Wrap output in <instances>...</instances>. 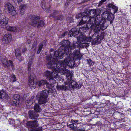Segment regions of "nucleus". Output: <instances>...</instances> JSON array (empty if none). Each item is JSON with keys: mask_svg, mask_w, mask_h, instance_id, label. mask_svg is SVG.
<instances>
[{"mask_svg": "<svg viewBox=\"0 0 131 131\" xmlns=\"http://www.w3.org/2000/svg\"><path fill=\"white\" fill-rule=\"evenodd\" d=\"M76 43L73 42L70 43L68 40H64L61 42L62 45L57 51L54 52L53 57L57 59L58 58L61 59L64 56L68 55V54L71 53V50L75 48L76 47L79 48H81L79 45V42Z\"/></svg>", "mask_w": 131, "mask_h": 131, "instance_id": "nucleus-1", "label": "nucleus"}, {"mask_svg": "<svg viewBox=\"0 0 131 131\" xmlns=\"http://www.w3.org/2000/svg\"><path fill=\"white\" fill-rule=\"evenodd\" d=\"M52 57V55L51 54L50 56H47L46 57L47 62L48 63L47 64V67L49 68H51L53 71V72H51L48 71H46L43 73L44 76L46 77L47 79L48 80L53 76H54L55 78L59 77L58 74L60 70L57 68L56 66L54 67V64H57L58 62L57 59L53 57L52 60H51Z\"/></svg>", "mask_w": 131, "mask_h": 131, "instance_id": "nucleus-2", "label": "nucleus"}, {"mask_svg": "<svg viewBox=\"0 0 131 131\" xmlns=\"http://www.w3.org/2000/svg\"><path fill=\"white\" fill-rule=\"evenodd\" d=\"M78 30L79 29L77 28H73L69 31L68 35L70 37L73 36L76 37L77 40L80 41V43H79V45L81 48L88 47L91 42V38L86 37L81 31L78 32Z\"/></svg>", "mask_w": 131, "mask_h": 131, "instance_id": "nucleus-3", "label": "nucleus"}, {"mask_svg": "<svg viewBox=\"0 0 131 131\" xmlns=\"http://www.w3.org/2000/svg\"><path fill=\"white\" fill-rule=\"evenodd\" d=\"M69 56H67L65 59L64 62L60 61L57 64H54V67L56 66L57 68L60 70V73L61 75H65L67 74L68 71L66 69V66L68 65L70 67H73L74 65L73 62L74 58L71 57V53L68 54ZM69 75V74H68Z\"/></svg>", "mask_w": 131, "mask_h": 131, "instance_id": "nucleus-4", "label": "nucleus"}, {"mask_svg": "<svg viewBox=\"0 0 131 131\" xmlns=\"http://www.w3.org/2000/svg\"><path fill=\"white\" fill-rule=\"evenodd\" d=\"M72 75L71 74H69L67 75V81L65 82L66 85L68 86H65L64 85H58L57 86V88L58 89L61 90H68V88H76L77 89L80 88L82 86L81 84H77V82L75 81L74 80H72Z\"/></svg>", "mask_w": 131, "mask_h": 131, "instance_id": "nucleus-5", "label": "nucleus"}, {"mask_svg": "<svg viewBox=\"0 0 131 131\" xmlns=\"http://www.w3.org/2000/svg\"><path fill=\"white\" fill-rule=\"evenodd\" d=\"M114 15L111 13L107 11L104 12L102 14V21L104 24L103 28L106 29L109 24L112 23L114 19Z\"/></svg>", "mask_w": 131, "mask_h": 131, "instance_id": "nucleus-6", "label": "nucleus"}, {"mask_svg": "<svg viewBox=\"0 0 131 131\" xmlns=\"http://www.w3.org/2000/svg\"><path fill=\"white\" fill-rule=\"evenodd\" d=\"M45 5L44 1H42L41 3V7L47 12H48L51 13L49 16V18L52 17L55 20H63L64 17L63 15H60L58 16H56V15L58 14L59 11L54 10H51L50 9V8H46Z\"/></svg>", "mask_w": 131, "mask_h": 131, "instance_id": "nucleus-7", "label": "nucleus"}, {"mask_svg": "<svg viewBox=\"0 0 131 131\" xmlns=\"http://www.w3.org/2000/svg\"><path fill=\"white\" fill-rule=\"evenodd\" d=\"M30 20V24L32 26L38 27L43 26L44 25L45 23L43 21L40 20L38 16H32L31 17Z\"/></svg>", "mask_w": 131, "mask_h": 131, "instance_id": "nucleus-8", "label": "nucleus"}, {"mask_svg": "<svg viewBox=\"0 0 131 131\" xmlns=\"http://www.w3.org/2000/svg\"><path fill=\"white\" fill-rule=\"evenodd\" d=\"M88 23L86 24V26L88 28H91L92 26L94 25H98L102 23V18L100 16H96V17H90Z\"/></svg>", "mask_w": 131, "mask_h": 131, "instance_id": "nucleus-9", "label": "nucleus"}, {"mask_svg": "<svg viewBox=\"0 0 131 131\" xmlns=\"http://www.w3.org/2000/svg\"><path fill=\"white\" fill-rule=\"evenodd\" d=\"M38 96H39L38 103L41 104L45 103L48 101L47 93L46 91H43L41 92H38Z\"/></svg>", "mask_w": 131, "mask_h": 131, "instance_id": "nucleus-10", "label": "nucleus"}, {"mask_svg": "<svg viewBox=\"0 0 131 131\" xmlns=\"http://www.w3.org/2000/svg\"><path fill=\"white\" fill-rule=\"evenodd\" d=\"M0 60L1 63L4 67L8 68L9 66L10 65L12 69L13 70V69L14 66L13 65V62L11 60H9L8 61L7 58H6L5 56H0Z\"/></svg>", "mask_w": 131, "mask_h": 131, "instance_id": "nucleus-11", "label": "nucleus"}, {"mask_svg": "<svg viewBox=\"0 0 131 131\" xmlns=\"http://www.w3.org/2000/svg\"><path fill=\"white\" fill-rule=\"evenodd\" d=\"M35 77V76L33 73H30L29 77L28 84L31 89H34L36 85V82L34 80Z\"/></svg>", "mask_w": 131, "mask_h": 131, "instance_id": "nucleus-12", "label": "nucleus"}, {"mask_svg": "<svg viewBox=\"0 0 131 131\" xmlns=\"http://www.w3.org/2000/svg\"><path fill=\"white\" fill-rule=\"evenodd\" d=\"M5 8L7 9L10 14L12 16L15 15L16 14L14 7L10 3H8L5 5Z\"/></svg>", "mask_w": 131, "mask_h": 131, "instance_id": "nucleus-13", "label": "nucleus"}, {"mask_svg": "<svg viewBox=\"0 0 131 131\" xmlns=\"http://www.w3.org/2000/svg\"><path fill=\"white\" fill-rule=\"evenodd\" d=\"M26 124L28 128L34 129L38 125V122L37 120L30 121H28Z\"/></svg>", "mask_w": 131, "mask_h": 131, "instance_id": "nucleus-14", "label": "nucleus"}, {"mask_svg": "<svg viewBox=\"0 0 131 131\" xmlns=\"http://www.w3.org/2000/svg\"><path fill=\"white\" fill-rule=\"evenodd\" d=\"M87 13L88 15L90 17H94L95 16H100V11L98 9H93L88 11Z\"/></svg>", "mask_w": 131, "mask_h": 131, "instance_id": "nucleus-15", "label": "nucleus"}, {"mask_svg": "<svg viewBox=\"0 0 131 131\" xmlns=\"http://www.w3.org/2000/svg\"><path fill=\"white\" fill-rule=\"evenodd\" d=\"M99 24L98 25H94V26H92V27L91 28L94 29V30L95 32H98V31H100L101 29H102L103 30L105 29L103 28V26L104 24L102 22Z\"/></svg>", "mask_w": 131, "mask_h": 131, "instance_id": "nucleus-16", "label": "nucleus"}, {"mask_svg": "<svg viewBox=\"0 0 131 131\" xmlns=\"http://www.w3.org/2000/svg\"><path fill=\"white\" fill-rule=\"evenodd\" d=\"M29 117L31 119H37L38 117V113L34 111L30 110L28 112Z\"/></svg>", "mask_w": 131, "mask_h": 131, "instance_id": "nucleus-17", "label": "nucleus"}, {"mask_svg": "<svg viewBox=\"0 0 131 131\" xmlns=\"http://www.w3.org/2000/svg\"><path fill=\"white\" fill-rule=\"evenodd\" d=\"M91 39H93L92 41V43L93 45H97L100 43L101 42V38L99 37H97L94 35L92 36ZM91 41V40H90Z\"/></svg>", "mask_w": 131, "mask_h": 131, "instance_id": "nucleus-18", "label": "nucleus"}, {"mask_svg": "<svg viewBox=\"0 0 131 131\" xmlns=\"http://www.w3.org/2000/svg\"><path fill=\"white\" fill-rule=\"evenodd\" d=\"M20 98L19 95L18 94L14 95L13 97V103L15 105L17 106L19 104Z\"/></svg>", "mask_w": 131, "mask_h": 131, "instance_id": "nucleus-19", "label": "nucleus"}, {"mask_svg": "<svg viewBox=\"0 0 131 131\" xmlns=\"http://www.w3.org/2000/svg\"><path fill=\"white\" fill-rule=\"evenodd\" d=\"M15 53L16 58L20 62L22 61L23 59L21 57V53L20 50L18 49H16Z\"/></svg>", "mask_w": 131, "mask_h": 131, "instance_id": "nucleus-20", "label": "nucleus"}, {"mask_svg": "<svg viewBox=\"0 0 131 131\" xmlns=\"http://www.w3.org/2000/svg\"><path fill=\"white\" fill-rule=\"evenodd\" d=\"M83 16L82 18V21L86 23V24L89 21L88 20H89L90 16L88 15L87 12H84L83 13Z\"/></svg>", "mask_w": 131, "mask_h": 131, "instance_id": "nucleus-21", "label": "nucleus"}, {"mask_svg": "<svg viewBox=\"0 0 131 131\" xmlns=\"http://www.w3.org/2000/svg\"><path fill=\"white\" fill-rule=\"evenodd\" d=\"M11 38L12 37L9 34H6L4 36L2 41L6 43L10 41Z\"/></svg>", "mask_w": 131, "mask_h": 131, "instance_id": "nucleus-22", "label": "nucleus"}, {"mask_svg": "<svg viewBox=\"0 0 131 131\" xmlns=\"http://www.w3.org/2000/svg\"><path fill=\"white\" fill-rule=\"evenodd\" d=\"M73 54L75 57H76L78 59H80L82 55L80 53L79 50H75L73 52Z\"/></svg>", "mask_w": 131, "mask_h": 131, "instance_id": "nucleus-23", "label": "nucleus"}, {"mask_svg": "<svg viewBox=\"0 0 131 131\" xmlns=\"http://www.w3.org/2000/svg\"><path fill=\"white\" fill-rule=\"evenodd\" d=\"M6 29L7 30L13 32H16L17 31V29L16 27H12L9 26H7L6 27Z\"/></svg>", "mask_w": 131, "mask_h": 131, "instance_id": "nucleus-24", "label": "nucleus"}, {"mask_svg": "<svg viewBox=\"0 0 131 131\" xmlns=\"http://www.w3.org/2000/svg\"><path fill=\"white\" fill-rule=\"evenodd\" d=\"M8 23V20L7 18H5L3 19L0 21V26H5Z\"/></svg>", "mask_w": 131, "mask_h": 131, "instance_id": "nucleus-25", "label": "nucleus"}, {"mask_svg": "<svg viewBox=\"0 0 131 131\" xmlns=\"http://www.w3.org/2000/svg\"><path fill=\"white\" fill-rule=\"evenodd\" d=\"M108 6L109 7L112 8L113 9L114 13L117 12L118 10V7H117L115 6L112 4H109L108 5Z\"/></svg>", "mask_w": 131, "mask_h": 131, "instance_id": "nucleus-26", "label": "nucleus"}, {"mask_svg": "<svg viewBox=\"0 0 131 131\" xmlns=\"http://www.w3.org/2000/svg\"><path fill=\"white\" fill-rule=\"evenodd\" d=\"M47 83V81L46 80H41L38 82L37 83V84L39 86H43L45 85Z\"/></svg>", "mask_w": 131, "mask_h": 131, "instance_id": "nucleus-27", "label": "nucleus"}, {"mask_svg": "<svg viewBox=\"0 0 131 131\" xmlns=\"http://www.w3.org/2000/svg\"><path fill=\"white\" fill-rule=\"evenodd\" d=\"M34 110L36 112H39L41 111L40 106L37 104H36L34 106Z\"/></svg>", "mask_w": 131, "mask_h": 131, "instance_id": "nucleus-28", "label": "nucleus"}, {"mask_svg": "<svg viewBox=\"0 0 131 131\" xmlns=\"http://www.w3.org/2000/svg\"><path fill=\"white\" fill-rule=\"evenodd\" d=\"M54 76H53L50 78V79H49L48 80L50 82V83L52 84H55L56 82V81L54 79Z\"/></svg>", "mask_w": 131, "mask_h": 131, "instance_id": "nucleus-29", "label": "nucleus"}, {"mask_svg": "<svg viewBox=\"0 0 131 131\" xmlns=\"http://www.w3.org/2000/svg\"><path fill=\"white\" fill-rule=\"evenodd\" d=\"M43 47V45L42 44H40L38 47V50L37 52V54H39L41 51Z\"/></svg>", "mask_w": 131, "mask_h": 131, "instance_id": "nucleus-30", "label": "nucleus"}, {"mask_svg": "<svg viewBox=\"0 0 131 131\" xmlns=\"http://www.w3.org/2000/svg\"><path fill=\"white\" fill-rule=\"evenodd\" d=\"M6 93L3 91H1L0 92V98L3 99L6 95Z\"/></svg>", "mask_w": 131, "mask_h": 131, "instance_id": "nucleus-31", "label": "nucleus"}, {"mask_svg": "<svg viewBox=\"0 0 131 131\" xmlns=\"http://www.w3.org/2000/svg\"><path fill=\"white\" fill-rule=\"evenodd\" d=\"M45 85H46V86L47 88L49 89H52L54 87L53 84H51L49 83H47V82L45 84Z\"/></svg>", "mask_w": 131, "mask_h": 131, "instance_id": "nucleus-32", "label": "nucleus"}, {"mask_svg": "<svg viewBox=\"0 0 131 131\" xmlns=\"http://www.w3.org/2000/svg\"><path fill=\"white\" fill-rule=\"evenodd\" d=\"M88 28H89L88 27H87L86 25V27L82 26L81 27H80L79 28V30L80 31H81V30H82L83 31H85V30H86Z\"/></svg>", "mask_w": 131, "mask_h": 131, "instance_id": "nucleus-33", "label": "nucleus"}, {"mask_svg": "<svg viewBox=\"0 0 131 131\" xmlns=\"http://www.w3.org/2000/svg\"><path fill=\"white\" fill-rule=\"evenodd\" d=\"M87 63L90 66H92L94 64V62L92 61L90 59H87Z\"/></svg>", "mask_w": 131, "mask_h": 131, "instance_id": "nucleus-34", "label": "nucleus"}, {"mask_svg": "<svg viewBox=\"0 0 131 131\" xmlns=\"http://www.w3.org/2000/svg\"><path fill=\"white\" fill-rule=\"evenodd\" d=\"M33 97L32 96L29 100L26 101V103H28V104H31L33 102Z\"/></svg>", "mask_w": 131, "mask_h": 131, "instance_id": "nucleus-35", "label": "nucleus"}, {"mask_svg": "<svg viewBox=\"0 0 131 131\" xmlns=\"http://www.w3.org/2000/svg\"><path fill=\"white\" fill-rule=\"evenodd\" d=\"M11 80L13 82H15L16 81V79L15 75L13 74L10 75Z\"/></svg>", "mask_w": 131, "mask_h": 131, "instance_id": "nucleus-36", "label": "nucleus"}, {"mask_svg": "<svg viewBox=\"0 0 131 131\" xmlns=\"http://www.w3.org/2000/svg\"><path fill=\"white\" fill-rule=\"evenodd\" d=\"M8 121L10 124L12 125V126H15V121L14 120L9 119Z\"/></svg>", "mask_w": 131, "mask_h": 131, "instance_id": "nucleus-37", "label": "nucleus"}, {"mask_svg": "<svg viewBox=\"0 0 131 131\" xmlns=\"http://www.w3.org/2000/svg\"><path fill=\"white\" fill-rule=\"evenodd\" d=\"M82 16H83V13H79L76 16V18L77 19H78L79 18H81Z\"/></svg>", "mask_w": 131, "mask_h": 131, "instance_id": "nucleus-38", "label": "nucleus"}, {"mask_svg": "<svg viewBox=\"0 0 131 131\" xmlns=\"http://www.w3.org/2000/svg\"><path fill=\"white\" fill-rule=\"evenodd\" d=\"M109 1V0H101V1H100L99 4L98 5V6H101L102 5L104 2H107Z\"/></svg>", "mask_w": 131, "mask_h": 131, "instance_id": "nucleus-39", "label": "nucleus"}, {"mask_svg": "<svg viewBox=\"0 0 131 131\" xmlns=\"http://www.w3.org/2000/svg\"><path fill=\"white\" fill-rule=\"evenodd\" d=\"M32 62L31 61H30L28 64V71H29L31 70V66L32 64Z\"/></svg>", "mask_w": 131, "mask_h": 131, "instance_id": "nucleus-40", "label": "nucleus"}, {"mask_svg": "<svg viewBox=\"0 0 131 131\" xmlns=\"http://www.w3.org/2000/svg\"><path fill=\"white\" fill-rule=\"evenodd\" d=\"M85 23V22H84V21H82V19L79 23L77 24V25L78 26H80L83 25Z\"/></svg>", "mask_w": 131, "mask_h": 131, "instance_id": "nucleus-41", "label": "nucleus"}, {"mask_svg": "<svg viewBox=\"0 0 131 131\" xmlns=\"http://www.w3.org/2000/svg\"><path fill=\"white\" fill-rule=\"evenodd\" d=\"M36 46L37 44L36 43L32 45V49L35 51L36 50Z\"/></svg>", "mask_w": 131, "mask_h": 131, "instance_id": "nucleus-42", "label": "nucleus"}, {"mask_svg": "<svg viewBox=\"0 0 131 131\" xmlns=\"http://www.w3.org/2000/svg\"><path fill=\"white\" fill-rule=\"evenodd\" d=\"M49 89L48 91H46V92L47 93V94L48 93H52L55 90H54L53 89Z\"/></svg>", "mask_w": 131, "mask_h": 131, "instance_id": "nucleus-43", "label": "nucleus"}, {"mask_svg": "<svg viewBox=\"0 0 131 131\" xmlns=\"http://www.w3.org/2000/svg\"><path fill=\"white\" fill-rule=\"evenodd\" d=\"M25 6L24 5H22L20 7L19 9L20 10H25Z\"/></svg>", "mask_w": 131, "mask_h": 131, "instance_id": "nucleus-44", "label": "nucleus"}, {"mask_svg": "<svg viewBox=\"0 0 131 131\" xmlns=\"http://www.w3.org/2000/svg\"><path fill=\"white\" fill-rule=\"evenodd\" d=\"M68 127H69L72 129H74L75 128V126L73 124H72L68 125Z\"/></svg>", "mask_w": 131, "mask_h": 131, "instance_id": "nucleus-45", "label": "nucleus"}, {"mask_svg": "<svg viewBox=\"0 0 131 131\" xmlns=\"http://www.w3.org/2000/svg\"><path fill=\"white\" fill-rule=\"evenodd\" d=\"M78 121V120H74L73 119H72L71 121V122L72 123L75 124H78L77 122Z\"/></svg>", "mask_w": 131, "mask_h": 131, "instance_id": "nucleus-46", "label": "nucleus"}, {"mask_svg": "<svg viewBox=\"0 0 131 131\" xmlns=\"http://www.w3.org/2000/svg\"><path fill=\"white\" fill-rule=\"evenodd\" d=\"M67 32H68L67 31L64 32L63 34H62L61 35V37L62 38L64 37L67 34Z\"/></svg>", "mask_w": 131, "mask_h": 131, "instance_id": "nucleus-47", "label": "nucleus"}, {"mask_svg": "<svg viewBox=\"0 0 131 131\" xmlns=\"http://www.w3.org/2000/svg\"><path fill=\"white\" fill-rule=\"evenodd\" d=\"M42 127L38 128L36 129L35 131H42Z\"/></svg>", "mask_w": 131, "mask_h": 131, "instance_id": "nucleus-48", "label": "nucleus"}, {"mask_svg": "<svg viewBox=\"0 0 131 131\" xmlns=\"http://www.w3.org/2000/svg\"><path fill=\"white\" fill-rule=\"evenodd\" d=\"M69 1L68 0L67 1L66 3L65 4V5L66 7H68V6L69 5Z\"/></svg>", "mask_w": 131, "mask_h": 131, "instance_id": "nucleus-49", "label": "nucleus"}, {"mask_svg": "<svg viewBox=\"0 0 131 131\" xmlns=\"http://www.w3.org/2000/svg\"><path fill=\"white\" fill-rule=\"evenodd\" d=\"M25 10H20V13L21 15H23L24 13Z\"/></svg>", "mask_w": 131, "mask_h": 131, "instance_id": "nucleus-50", "label": "nucleus"}, {"mask_svg": "<svg viewBox=\"0 0 131 131\" xmlns=\"http://www.w3.org/2000/svg\"><path fill=\"white\" fill-rule=\"evenodd\" d=\"M27 50V49L26 48H24L22 50V52H23L24 53Z\"/></svg>", "mask_w": 131, "mask_h": 131, "instance_id": "nucleus-51", "label": "nucleus"}, {"mask_svg": "<svg viewBox=\"0 0 131 131\" xmlns=\"http://www.w3.org/2000/svg\"><path fill=\"white\" fill-rule=\"evenodd\" d=\"M31 43V41L29 40H28L27 41V43L28 44H30Z\"/></svg>", "mask_w": 131, "mask_h": 131, "instance_id": "nucleus-52", "label": "nucleus"}, {"mask_svg": "<svg viewBox=\"0 0 131 131\" xmlns=\"http://www.w3.org/2000/svg\"><path fill=\"white\" fill-rule=\"evenodd\" d=\"M77 131H85V129H80L78 130Z\"/></svg>", "mask_w": 131, "mask_h": 131, "instance_id": "nucleus-53", "label": "nucleus"}, {"mask_svg": "<svg viewBox=\"0 0 131 131\" xmlns=\"http://www.w3.org/2000/svg\"><path fill=\"white\" fill-rule=\"evenodd\" d=\"M22 0H17V2L18 3H20L22 1Z\"/></svg>", "mask_w": 131, "mask_h": 131, "instance_id": "nucleus-54", "label": "nucleus"}, {"mask_svg": "<svg viewBox=\"0 0 131 131\" xmlns=\"http://www.w3.org/2000/svg\"><path fill=\"white\" fill-rule=\"evenodd\" d=\"M130 7H131V5H130Z\"/></svg>", "mask_w": 131, "mask_h": 131, "instance_id": "nucleus-55", "label": "nucleus"}]
</instances>
